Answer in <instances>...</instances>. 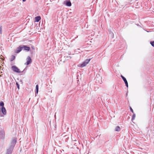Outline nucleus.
I'll list each match as a JSON object with an SVG mask.
<instances>
[{
  "instance_id": "obj_1",
  "label": "nucleus",
  "mask_w": 154,
  "mask_h": 154,
  "mask_svg": "<svg viewBox=\"0 0 154 154\" xmlns=\"http://www.w3.org/2000/svg\"><path fill=\"white\" fill-rule=\"evenodd\" d=\"M151 0H145V14H149L151 12V11L148 10L146 11V9H149L151 7L150 2Z\"/></svg>"
},
{
  "instance_id": "obj_2",
  "label": "nucleus",
  "mask_w": 154,
  "mask_h": 154,
  "mask_svg": "<svg viewBox=\"0 0 154 154\" xmlns=\"http://www.w3.org/2000/svg\"><path fill=\"white\" fill-rule=\"evenodd\" d=\"M91 59H87L84 62H83L82 64H79L78 66L79 67H83L84 66H86V65L88 64L89 62L90 61V60Z\"/></svg>"
},
{
  "instance_id": "obj_3",
  "label": "nucleus",
  "mask_w": 154,
  "mask_h": 154,
  "mask_svg": "<svg viewBox=\"0 0 154 154\" xmlns=\"http://www.w3.org/2000/svg\"><path fill=\"white\" fill-rule=\"evenodd\" d=\"M1 111L2 114L0 113V116L1 117H3L4 115H5L6 114V111L5 108L4 107H2L1 108H0V112Z\"/></svg>"
},
{
  "instance_id": "obj_4",
  "label": "nucleus",
  "mask_w": 154,
  "mask_h": 154,
  "mask_svg": "<svg viewBox=\"0 0 154 154\" xmlns=\"http://www.w3.org/2000/svg\"><path fill=\"white\" fill-rule=\"evenodd\" d=\"M11 69L13 71L17 73H20L22 72H21L20 69L15 66H12L11 67Z\"/></svg>"
},
{
  "instance_id": "obj_5",
  "label": "nucleus",
  "mask_w": 154,
  "mask_h": 154,
  "mask_svg": "<svg viewBox=\"0 0 154 154\" xmlns=\"http://www.w3.org/2000/svg\"><path fill=\"white\" fill-rule=\"evenodd\" d=\"M5 132L3 130H2L0 131V139L4 140L5 138Z\"/></svg>"
},
{
  "instance_id": "obj_6",
  "label": "nucleus",
  "mask_w": 154,
  "mask_h": 154,
  "mask_svg": "<svg viewBox=\"0 0 154 154\" xmlns=\"http://www.w3.org/2000/svg\"><path fill=\"white\" fill-rule=\"evenodd\" d=\"M17 140L15 138H13L10 143V146L12 147L13 148H14L16 143Z\"/></svg>"
},
{
  "instance_id": "obj_7",
  "label": "nucleus",
  "mask_w": 154,
  "mask_h": 154,
  "mask_svg": "<svg viewBox=\"0 0 154 154\" xmlns=\"http://www.w3.org/2000/svg\"><path fill=\"white\" fill-rule=\"evenodd\" d=\"M14 148L9 146V147L7 150V154H11Z\"/></svg>"
},
{
  "instance_id": "obj_8",
  "label": "nucleus",
  "mask_w": 154,
  "mask_h": 154,
  "mask_svg": "<svg viewBox=\"0 0 154 154\" xmlns=\"http://www.w3.org/2000/svg\"><path fill=\"white\" fill-rule=\"evenodd\" d=\"M26 63H25V64L28 65L30 63L32 62V60L31 58L29 56L27 57L26 59Z\"/></svg>"
},
{
  "instance_id": "obj_9",
  "label": "nucleus",
  "mask_w": 154,
  "mask_h": 154,
  "mask_svg": "<svg viewBox=\"0 0 154 154\" xmlns=\"http://www.w3.org/2000/svg\"><path fill=\"white\" fill-rule=\"evenodd\" d=\"M121 77L122 78L124 81V82L126 87H128V83L127 81V80L126 79V78L122 75H121Z\"/></svg>"
},
{
  "instance_id": "obj_10",
  "label": "nucleus",
  "mask_w": 154,
  "mask_h": 154,
  "mask_svg": "<svg viewBox=\"0 0 154 154\" xmlns=\"http://www.w3.org/2000/svg\"><path fill=\"white\" fill-rule=\"evenodd\" d=\"M23 49V47H22L20 46L17 49L16 53H19L20 51H21V50Z\"/></svg>"
},
{
  "instance_id": "obj_11",
  "label": "nucleus",
  "mask_w": 154,
  "mask_h": 154,
  "mask_svg": "<svg viewBox=\"0 0 154 154\" xmlns=\"http://www.w3.org/2000/svg\"><path fill=\"white\" fill-rule=\"evenodd\" d=\"M23 49H24V50H26L27 51H29L30 49L29 47L23 45Z\"/></svg>"
},
{
  "instance_id": "obj_12",
  "label": "nucleus",
  "mask_w": 154,
  "mask_h": 154,
  "mask_svg": "<svg viewBox=\"0 0 154 154\" xmlns=\"http://www.w3.org/2000/svg\"><path fill=\"white\" fill-rule=\"evenodd\" d=\"M66 5L68 6H71V3L70 1H68L66 2Z\"/></svg>"
},
{
  "instance_id": "obj_13",
  "label": "nucleus",
  "mask_w": 154,
  "mask_h": 154,
  "mask_svg": "<svg viewBox=\"0 0 154 154\" xmlns=\"http://www.w3.org/2000/svg\"><path fill=\"white\" fill-rule=\"evenodd\" d=\"M35 21L36 22H38L41 19V17L40 16H37L35 18Z\"/></svg>"
},
{
  "instance_id": "obj_14",
  "label": "nucleus",
  "mask_w": 154,
  "mask_h": 154,
  "mask_svg": "<svg viewBox=\"0 0 154 154\" xmlns=\"http://www.w3.org/2000/svg\"><path fill=\"white\" fill-rule=\"evenodd\" d=\"M120 128L119 126H117L115 128V131H120Z\"/></svg>"
},
{
  "instance_id": "obj_15",
  "label": "nucleus",
  "mask_w": 154,
  "mask_h": 154,
  "mask_svg": "<svg viewBox=\"0 0 154 154\" xmlns=\"http://www.w3.org/2000/svg\"><path fill=\"white\" fill-rule=\"evenodd\" d=\"M38 85H37L36 86V94H37L38 92Z\"/></svg>"
},
{
  "instance_id": "obj_16",
  "label": "nucleus",
  "mask_w": 154,
  "mask_h": 154,
  "mask_svg": "<svg viewBox=\"0 0 154 154\" xmlns=\"http://www.w3.org/2000/svg\"><path fill=\"white\" fill-rule=\"evenodd\" d=\"M15 57L14 56V55H12L11 57V59H10V60L11 61H12L13 60H14L15 59Z\"/></svg>"
},
{
  "instance_id": "obj_17",
  "label": "nucleus",
  "mask_w": 154,
  "mask_h": 154,
  "mask_svg": "<svg viewBox=\"0 0 154 154\" xmlns=\"http://www.w3.org/2000/svg\"><path fill=\"white\" fill-rule=\"evenodd\" d=\"M150 43L153 47H154V41H150Z\"/></svg>"
},
{
  "instance_id": "obj_18",
  "label": "nucleus",
  "mask_w": 154,
  "mask_h": 154,
  "mask_svg": "<svg viewBox=\"0 0 154 154\" xmlns=\"http://www.w3.org/2000/svg\"><path fill=\"white\" fill-rule=\"evenodd\" d=\"M133 114L132 116V120L133 121V120H134L135 119V114L134 113H133Z\"/></svg>"
},
{
  "instance_id": "obj_19",
  "label": "nucleus",
  "mask_w": 154,
  "mask_h": 154,
  "mask_svg": "<svg viewBox=\"0 0 154 154\" xmlns=\"http://www.w3.org/2000/svg\"><path fill=\"white\" fill-rule=\"evenodd\" d=\"M4 103L3 102H0V106L2 107H4Z\"/></svg>"
},
{
  "instance_id": "obj_20",
  "label": "nucleus",
  "mask_w": 154,
  "mask_h": 154,
  "mask_svg": "<svg viewBox=\"0 0 154 154\" xmlns=\"http://www.w3.org/2000/svg\"><path fill=\"white\" fill-rule=\"evenodd\" d=\"M16 85H17V87L18 88V89H19V85L18 84V83L17 82L16 83Z\"/></svg>"
},
{
  "instance_id": "obj_21",
  "label": "nucleus",
  "mask_w": 154,
  "mask_h": 154,
  "mask_svg": "<svg viewBox=\"0 0 154 154\" xmlns=\"http://www.w3.org/2000/svg\"><path fill=\"white\" fill-rule=\"evenodd\" d=\"M2 29L1 27H0V34H2Z\"/></svg>"
},
{
  "instance_id": "obj_22",
  "label": "nucleus",
  "mask_w": 154,
  "mask_h": 154,
  "mask_svg": "<svg viewBox=\"0 0 154 154\" xmlns=\"http://www.w3.org/2000/svg\"><path fill=\"white\" fill-rule=\"evenodd\" d=\"M130 110L131 111V112L133 113H134V112L133 110V109H132V108H131V107H130Z\"/></svg>"
},
{
  "instance_id": "obj_23",
  "label": "nucleus",
  "mask_w": 154,
  "mask_h": 154,
  "mask_svg": "<svg viewBox=\"0 0 154 154\" xmlns=\"http://www.w3.org/2000/svg\"><path fill=\"white\" fill-rule=\"evenodd\" d=\"M145 31H146L147 32H151L150 31H148V30H145Z\"/></svg>"
},
{
  "instance_id": "obj_24",
  "label": "nucleus",
  "mask_w": 154,
  "mask_h": 154,
  "mask_svg": "<svg viewBox=\"0 0 154 154\" xmlns=\"http://www.w3.org/2000/svg\"><path fill=\"white\" fill-rule=\"evenodd\" d=\"M22 1L23 2H25L26 1V0H22Z\"/></svg>"
},
{
  "instance_id": "obj_25",
  "label": "nucleus",
  "mask_w": 154,
  "mask_h": 154,
  "mask_svg": "<svg viewBox=\"0 0 154 154\" xmlns=\"http://www.w3.org/2000/svg\"><path fill=\"white\" fill-rule=\"evenodd\" d=\"M146 147H145V150L146 149Z\"/></svg>"
},
{
  "instance_id": "obj_26",
  "label": "nucleus",
  "mask_w": 154,
  "mask_h": 154,
  "mask_svg": "<svg viewBox=\"0 0 154 154\" xmlns=\"http://www.w3.org/2000/svg\"><path fill=\"white\" fill-rule=\"evenodd\" d=\"M127 95H128V94H127V93L126 94V96H127Z\"/></svg>"
},
{
  "instance_id": "obj_27",
  "label": "nucleus",
  "mask_w": 154,
  "mask_h": 154,
  "mask_svg": "<svg viewBox=\"0 0 154 154\" xmlns=\"http://www.w3.org/2000/svg\"><path fill=\"white\" fill-rule=\"evenodd\" d=\"M69 57V58H71V57Z\"/></svg>"
},
{
  "instance_id": "obj_28",
  "label": "nucleus",
  "mask_w": 154,
  "mask_h": 154,
  "mask_svg": "<svg viewBox=\"0 0 154 154\" xmlns=\"http://www.w3.org/2000/svg\"><path fill=\"white\" fill-rule=\"evenodd\" d=\"M54 117L55 118V117H56V115H55Z\"/></svg>"
},
{
  "instance_id": "obj_29",
  "label": "nucleus",
  "mask_w": 154,
  "mask_h": 154,
  "mask_svg": "<svg viewBox=\"0 0 154 154\" xmlns=\"http://www.w3.org/2000/svg\"><path fill=\"white\" fill-rule=\"evenodd\" d=\"M146 153L145 152V153Z\"/></svg>"
}]
</instances>
